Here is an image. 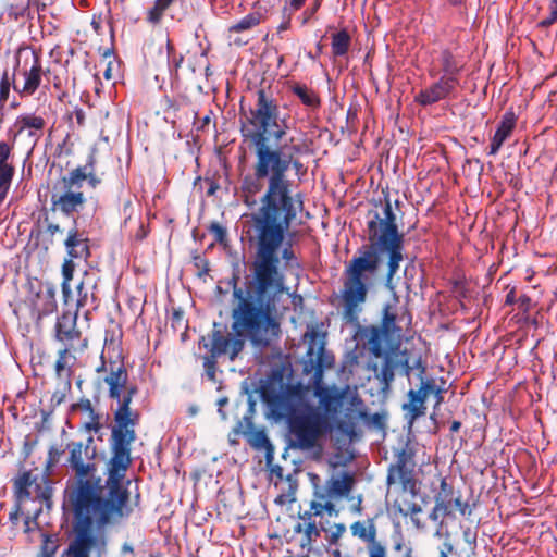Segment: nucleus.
Returning <instances> with one entry per match:
<instances>
[{
	"instance_id": "nucleus-62",
	"label": "nucleus",
	"mask_w": 557,
	"mask_h": 557,
	"mask_svg": "<svg viewBox=\"0 0 557 557\" xmlns=\"http://www.w3.org/2000/svg\"><path fill=\"white\" fill-rule=\"evenodd\" d=\"M362 510H363L362 498H361V496H359L357 499V503L351 507V511L357 515H361Z\"/></svg>"
},
{
	"instance_id": "nucleus-48",
	"label": "nucleus",
	"mask_w": 557,
	"mask_h": 557,
	"mask_svg": "<svg viewBox=\"0 0 557 557\" xmlns=\"http://www.w3.org/2000/svg\"><path fill=\"white\" fill-rule=\"evenodd\" d=\"M306 1L307 0H288L283 7V14H286L288 11L296 12L300 10Z\"/></svg>"
},
{
	"instance_id": "nucleus-9",
	"label": "nucleus",
	"mask_w": 557,
	"mask_h": 557,
	"mask_svg": "<svg viewBox=\"0 0 557 557\" xmlns=\"http://www.w3.org/2000/svg\"><path fill=\"white\" fill-rule=\"evenodd\" d=\"M87 178L85 169L76 168L60 181L61 189L57 187L51 195V205L53 211H60L70 216L78 213L86 203V197L81 191L83 182Z\"/></svg>"
},
{
	"instance_id": "nucleus-57",
	"label": "nucleus",
	"mask_w": 557,
	"mask_h": 557,
	"mask_svg": "<svg viewBox=\"0 0 557 557\" xmlns=\"http://www.w3.org/2000/svg\"><path fill=\"white\" fill-rule=\"evenodd\" d=\"M121 554L123 556L129 555L131 557H134V547L129 543H124L121 547Z\"/></svg>"
},
{
	"instance_id": "nucleus-30",
	"label": "nucleus",
	"mask_w": 557,
	"mask_h": 557,
	"mask_svg": "<svg viewBox=\"0 0 557 557\" xmlns=\"http://www.w3.org/2000/svg\"><path fill=\"white\" fill-rule=\"evenodd\" d=\"M331 48L333 58L344 57L348 53L351 37L347 29H341L332 35Z\"/></svg>"
},
{
	"instance_id": "nucleus-44",
	"label": "nucleus",
	"mask_w": 557,
	"mask_h": 557,
	"mask_svg": "<svg viewBox=\"0 0 557 557\" xmlns=\"http://www.w3.org/2000/svg\"><path fill=\"white\" fill-rule=\"evenodd\" d=\"M102 425L100 423V416L96 411L92 412L91 414H87V419L84 422L85 430L97 433L100 431Z\"/></svg>"
},
{
	"instance_id": "nucleus-61",
	"label": "nucleus",
	"mask_w": 557,
	"mask_h": 557,
	"mask_svg": "<svg viewBox=\"0 0 557 557\" xmlns=\"http://www.w3.org/2000/svg\"><path fill=\"white\" fill-rule=\"evenodd\" d=\"M211 123V115L210 114H207L205 115L201 120H200V123L199 125L197 126L198 129H201L203 131L207 126H209V124Z\"/></svg>"
},
{
	"instance_id": "nucleus-22",
	"label": "nucleus",
	"mask_w": 557,
	"mask_h": 557,
	"mask_svg": "<svg viewBox=\"0 0 557 557\" xmlns=\"http://www.w3.org/2000/svg\"><path fill=\"white\" fill-rule=\"evenodd\" d=\"M57 310L55 290L51 286L40 288L32 301V315L39 322Z\"/></svg>"
},
{
	"instance_id": "nucleus-29",
	"label": "nucleus",
	"mask_w": 557,
	"mask_h": 557,
	"mask_svg": "<svg viewBox=\"0 0 557 557\" xmlns=\"http://www.w3.org/2000/svg\"><path fill=\"white\" fill-rule=\"evenodd\" d=\"M440 63L444 73L441 77L458 78V75L463 69V64L458 61L449 49L441 51Z\"/></svg>"
},
{
	"instance_id": "nucleus-25",
	"label": "nucleus",
	"mask_w": 557,
	"mask_h": 557,
	"mask_svg": "<svg viewBox=\"0 0 557 557\" xmlns=\"http://www.w3.org/2000/svg\"><path fill=\"white\" fill-rule=\"evenodd\" d=\"M236 435L243 434L247 442L257 449L265 448L269 445V438L265 433L260 430H255L250 418L245 417L244 422L239 421L234 428Z\"/></svg>"
},
{
	"instance_id": "nucleus-17",
	"label": "nucleus",
	"mask_w": 557,
	"mask_h": 557,
	"mask_svg": "<svg viewBox=\"0 0 557 557\" xmlns=\"http://www.w3.org/2000/svg\"><path fill=\"white\" fill-rule=\"evenodd\" d=\"M47 122L42 115L36 113H22L16 116L10 133L13 141L18 136H26L35 146L42 137Z\"/></svg>"
},
{
	"instance_id": "nucleus-20",
	"label": "nucleus",
	"mask_w": 557,
	"mask_h": 557,
	"mask_svg": "<svg viewBox=\"0 0 557 557\" xmlns=\"http://www.w3.org/2000/svg\"><path fill=\"white\" fill-rule=\"evenodd\" d=\"M64 246L67 257L87 260L90 256L89 238L84 231L77 228L76 220H74V226L67 232Z\"/></svg>"
},
{
	"instance_id": "nucleus-26",
	"label": "nucleus",
	"mask_w": 557,
	"mask_h": 557,
	"mask_svg": "<svg viewBox=\"0 0 557 557\" xmlns=\"http://www.w3.org/2000/svg\"><path fill=\"white\" fill-rule=\"evenodd\" d=\"M314 395L319 398V408L322 414H325L327 417V421L331 423V420L338 414L342 407L341 396L333 394L327 388L321 386L315 387Z\"/></svg>"
},
{
	"instance_id": "nucleus-53",
	"label": "nucleus",
	"mask_w": 557,
	"mask_h": 557,
	"mask_svg": "<svg viewBox=\"0 0 557 557\" xmlns=\"http://www.w3.org/2000/svg\"><path fill=\"white\" fill-rule=\"evenodd\" d=\"M72 116L75 119L76 123L78 126H84L85 125V112L82 108H75L74 111L72 112Z\"/></svg>"
},
{
	"instance_id": "nucleus-16",
	"label": "nucleus",
	"mask_w": 557,
	"mask_h": 557,
	"mask_svg": "<svg viewBox=\"0 0 557 557\" xmlns=\"http://www.w3.org/2000/svg\"><path fill=\"white\" fill-rule=\"evenodd\" d=\"M434 503H437L442 507V511L446 518L455 519V509L463 517H470L472 515V508L469 503L462 500L460 493L455 494L453 485L449 484L445 478L441 480L440 491L434 496Z\"/></svg>"
},
{
	"instance_id": "nucleus-3",
	"label": "nucleus",
	"mask_w": 557,
	"mask_h": 557,
	"mask_svg": "<svg viewBox=\"0 0 557 557\" xmlns=\"http://www.w3.org/2000/svg\"><path fill=\"white\" fill-rule=\"evenodd\" d=\"M92 443L94 437L89 436L86 443L72 441L66 444L67 467L73 476L67 481L65 498L73 512L75 528L104 531L129 515L127 485L131 482L127 481L125 485L129 467L112 476L111 456L106 465L107 480L103 484L97 474L96 447Z\"/></svg>"
},
{
	"instance_id": "nucleus-21",
	"label": "nucleus",
	"mask_w": 557,
	"mask_h": 557,
	"mask_svg": "<svg viewBox=\"0 0 557 557\" xmlns=\"http://www.w3.org/2000/svg\"><path fill=\"white\" fill-rule=\"evenodd\" d=\"M416 497L407 496L406 494L396 495L392 503L393 508L397 510L403 517H409L413 527L419 530H425V522L422 521L420 515L422 507L414 500Z\"/></svg>"
},
{
	"instance_id": "nucleus-63",
	"label": "nucleus",
	"mask_w": 557,
	"mask_h": 557,
	"mask_svg": "<svg viewBox=\"0 0 557 557\" xmlns=\"http://www.w3.org/2000/svg\"><path fill=\"white\" fill-rule=\"evenodd\" d=\"M60 451L55 447H50L49 449V460L50 462H55L59 458Z\"/></svg>"
},
{
	"instance_id": "nucleus-56",
	"label": "nucleus",
	"mask_w": 557,
	"mask_h": 557,
	"mask_svg": "<svg viewBox=\"0 0 557 557\" xmlns=\"http://www.w3.org/2000/svg\"><path fill=\"white\" fill-rule=\"evenodd\" d=\"M515 302H518V298L516 297V288L512 287L509 289V292L506 295L505 304L513 305Z\"/></svg>"
},
{
	"instance_id": "nucleus-64",
	"label": "nucleus",
	"mask_w": 557,
	"mask_h": 557,
	"mask_svg": "<svg viewBox=\"0 0 557 557\" xmlns=\"http://www.w3.org/2000/svg\"><path fill=\"white\" fill-rule=\"evenodd\" d=\"M460 428H461V422H460V421L455 420V421H453V422L450 423V428H449V429H450V432H451V433H456V432H458V431L460 430Z\"/></svg>"
},
{
	"instance_id": "nucleus-18",
	"label": "nucleus",
	"mask_w": 557,
	"mask_h": 557,
	"mask_svg": "<svg viewBox=\"0 0 557 557\" xmlns=\"http://www.w3.org/2000/svg\"><path fill=\"white\" fill-rule=\"evenodd\" d=\"M459 85V78L440 77L435 83L423 88L414 97V101L422 107L432 106L450 96Z\"/></svg>"
},
{
	"instance_id": "nucleus-1",
	"label": "nucleus",
	"mask_w": 557,
	"mask_h": 557,
	"mask_svg": "<svg viewBox=\"0 0 557 557\" xmlns=\"http://www.w3.org/2000/svg\"><path fill=\"white\" fill-rule=\"evenodd\" d=\"M288 124H242L244 141L253 148L252 173L242 178L239 197L249 209L242 215L243 234L255 255L251 280L246 295L235 287L237 306L232 311L233 335L226 325L213 324L203 347L213 357L228 355L234 360L245 346V338L268 345L281 332L275 315V296L284 288L285 268H300L290 242H285L302 205L292 191L287 172L305 170L300 157L311 152L305 136H288Z\"/></svg>"
},
{
	"instance_id": "nucleus-47",
	"label": "nucleus",
	"mask_w": 557,
	"mask_h": 557,
	"mask_svg": "<svg viewBox=\"0 0 557 557\" xmlns=\"http://www.w3.org/2000/svg\"><path fill=\"white\" fill-rule=\"evenodd\" d=\"M345 532H346V527L344 523H335L331 531L329 542L331 544H336L339 541V539L344 535Z\"/></svg>"
},
{
	"instance_id": "nucleus-54",
	"label": "nucleus",
	"mask_w": 557,
	"mask_h": 557,
	"mask_svg": "<svg viewBox=\"0 0 557 557\" xmlns=\"http://www.w3.org/2000/svg\"><path fill=\"white\" fill-rule=\"evenodd\" d=\"M293 13L294 12L288 11V12H286V14H283L284 21L278 25V27H277L278 32H284V30L289 29Z\"/></svg>"
},
{
	"instance_id": "nucleus-24",
	"label": "nucleus",
	"mask_w": 557,
	"mask_h": 557,
	"mask_svg": "<svg viewBox=\"0 0 557 557\" xmlns=\"http://www.w3.org/2000/svg\"><path fill=\"white\" fill-rule=\"evenodd\" d=\"M355 484L354 476L344 472L337 476H331L325 484V495L327 498H343L348 496Z\"/></svg>"
},
{
	"instance_id": "nucleus-4",
	"label": "nucleus",
	"mask_w": 557,
	"mask_h": 557,
	"mask_svg": "<svg viewBox=\"0 0 557 557\" xmlns=\"http://www.w3.org/2000/svg\"><path fill=\"white\" fill-rule=\"evenodd\" d=\"M382 211L368 213L369 245H363L355 256L345 264L343 271V287L341 301L343 317L348 322H357L367 301L369 290L375 285L381 265V253L388 256L387 280L391 281L399 270L404 259V235L399 233L396 214L388 198L381 202Z\"/></svg>"
},
{
	"instance_id": "nucleus-40",
	"label": "nucleus",
	"mask_w": 557,
	"mask_h": 557,
	"mask_svg": "<svg viewBox=\"0 0 557 557\" xmlns=\"http://www.w3.org/2000/svg\"><path fill=\"white\" fill-rule=\"evenodd\" d=\"M209 233L219 244H225L227 239L226 228L218 222H212L208 227Z\"/></svg>"
},
{
	"instance_id": "nucleus-13",
	"label": "nucleus",
	"mask_w": 557,
	"mask_h": 557,
	"mask_svg": "<svg viewBox=\"0 0 557 557\" xmlns=\"http://www.w3.org/2000/svg\"><path fill=\"white\" fill-rule=\"evenodd\" d=\"M97 373L104 372L103 382L108 386V396L110 399L120 397L128 392L131 387H137L135 383L129 382L128 371L122 360H106L104 354H101V364L96 369Z\"/></svg>"
},
{
	"instance_id": "nucleus-35",
	"label": "nucleus",
	"mask_w": 557,
	"mask_h": 557,
	"mask_svg": "<svg viewBox=\"0 0 557 557\" xmlns=\"http://www.w3.org/2000/svg\"><path fill=\"white\" fill-rule=\"evenodd\" d=\"M445 518H446V516L442 511V507L437 503H434V506L429 513V519L437 524L435 536H442L443 532H445V530H447L445 528V522H444Z\"/></svg>"
},
{
	"instance_id": "nucleus-55",
	"label": "nucleus",
	"mask_w": 557,
	"mask_h": 557,
	"mask_svg": "<svg viewBox=\"0 0 557 557\" xmlns=\"http://www.w3.org/2000/svg\"><path fill=\"white\" fill-rule=\"evenodd\" d=\"M22 505L16 502L14 509L9 513V519L13 524H16L18 521Z\"/></svg>"
},
{
	"instance_id": "nucleus-60",
	"label": "nucleus",
	"mask_w": 557,
	"mask_h": 557,
	"mask_svg": "<svg viewBox=\"0 0 557 557\" xmlns=\"http://www.w3.org/2000/svg\"><path fill=\"white\" fill-rule=\"evenodd\" d=\"M409 545H407L403 539V536L399 537V540L397 542L394 543V550L395 552H401L404 550L405 552V547H408Z\"/></svg>"
},
{
	"instance_id": "nucleus-49",
	"label": "nucleus",
	"mask_w": 557,
	"mask_h": 557,
	"mask_svg": "<svg viewBox=\"0 0 557 557\" xmlns=\"http://www.w3.org/2000/svg\"><path fill=\"white\" fill-rule=\"evenodd\" d=\"M73 409L81 410L82 412L86 413V416L95 412V409L89 399H82L79 403L73 406Z\"/></svg>"
},
{
	"instance_id": "nucleus-10",
	"label": "nucleus",
	"mask_w": 557,
	"mask_h": 557,
	"mask_svg": "<svg viewBox=\"0 0 557 557\" xmlns=\"http://www.w3.org/2000/svg\"><path fill=\"white\" fill-rule=\"evenodd\" d=\"M13 492L18 504H24L27 500L38 502L39 507L36 509V515L41 511L44 504L50 506L52 488L48 479L42 474H33L32 471L26 470L20 471L13 479Z\"/></svg>"
},
{
	"instance_id": "nucleus-11",
	"label": "nucleus",
	"mask_w": 557,
	"mask_h": 557,
	"mask_svg": "<svg viewBox=\"0 0 557 557\" xmlns=\"http://www.w3.org/2000/svg\"><path fill=\"white\" fill-rule=\"evenodd\" d=\"M350 533L354 537L364 543V547H358L355 552L356 557L363 554L367 557H388L386 545L377 539V528L374 519L358 520L350 524Z\"/></svg>"
},
{
	"instance_id": "nucleus-46",
	"label": "nucleus",
	"mask_w": 557,
	"mask_h": 557,
	"mask_svg": "<svg viewBox=\"0 0 557 557\" xmlns=\"http://www.w3.org/2000/svg\"><path fill=\"white\" fill-rule=\"evenodd\" d=\"M320 530L325 531V528L321 525L319 529L315 521L307 522L305 528V535L309 542L317 540L320 536Z\"/></svg>"
},
{
	"instance_id": "nucleus-31",
	"label": "nucleus",
	"mask_w": 557,
	"mask_h": 557,
	"mask_svg": "<svg viewBox=\"0 0 557 557\" xmlns=\"http://www.w3.org/2000/svg\"><path fill=\"white\" fill-rule=\"evenodd\" d=\"M262 15L260 12L255 11L246 16H244L242 20H239L237 23L231 25L227 29L230 34L233 33H243L246 30H249L256 26H258L261 23Z\"/></svg>"
},
{
	"instance_id": "nucleus-5",
	"label": "nucleus",
	"mask_w": 557,
	"mask_h": 557,
	"mask_svg": "<svg viewBox=\"0 0 557 557\" xmlns=\"http://www.w3.org/2000/svg\"><path fill=\"white\" fill-rule=\"evenodd\" d=\"M267 400L273 414L285 419L292 447L310 450L332 430L327 417L298 391L274 394Z\"/></svg>"
},
{
	"instance_id": "nucleus-6",
	"label": "nucleus",
	"mask_w": 557,
	"mask_h": 557,
	"mask_svg": "<svg viewBox=\"0 0 557 557\" xmlns=\"http://www.w3.org/2000/svg\"><path fill=\"white\" fill-rule=\"evenodd\" d=\"M137 394L138 386L131 387L125 394L112 399L116 403L110 441L112 476L119 475L125 467L132 466L131 445L136 440L135 428L139 424L140 413L133 409L131 404Z\"/></svg>"
},
{
	"instance_id": "nucleus-36",
	"label": "nucleus",
	"mask_w": 557,
	"mask_h": 557,
	"mask_svg": "<svg viewBox=\"0 0 557 557\" xmlns=\"http://www.w3.org/2000/svg\"><path fill=\"white\" fill-rule=\"evenodd\" d=\"M13 88V76L5 71L0 79V108H3L9 99L10 89Z\"/></svg>"
},
{
	"instance_id": "nucleus-8",
	"label": "nucleus",
	"mask_w": 557,
	"mask_h": 557,
	"mask_svg": "<svg viewBox=\"0 0 557 557\" xmlns=\"http://www.w3.org/2000/svg\"><path fill=\"white\" fill-rule=\"evenodd\" d=\"M420 484L416 449L408 441L401 447L395 449L394 460L387 467V495L392 499L401 494L417 497L420 492Z\"/></svg>"
},
{
	"instance_id": "nucleus-27",
	"label": "nucleus",
	"mask_w": 557,
	"mask_h": 557,
	"mask_svg": "<svg viewBox=\"0 0 557 557\" xmlns=\"http://www.w3.org/2000/svg\"><path fill=\"white\" fill-rule=\"evenodd\" d=\"M290 91L300 100L308 111H318L321 107L319 94L311 87L301 83H293L289 86Z\"/></svg>"
},
{
	"instance_id": "nucleus-41",
	"label": "nucleus",
	"mask_w": 557,
	"mask_h": 557,
	"mask_svg": "<svg viewBox=\"0 0 557 557\" xmlns=\"http://www.w3.org/2000/svg\"><path fill=\"white\" fill-rule=\"evenodd\" d=\"M326 495L322 492L314 493V499L310 503V512L314 515V517L322 516L324 512L323 502L325 500Z\"/></svg>"
},
{
	"instance_id": "nucleus-45",
	"label": "nucleus",
	"mask_w": 557,
	"mask_h": 557,
	"mask_svg": "<svg viewBox=\"0 0 557 557\" xmlns=\"http://www.w3.org/2000/svg\"><path fill=\"white\" fill-rule=\"evenodd\" d=\"M321 3L322 0H313L312 4L302 12L300 16L302 26L308 24L314 17V14L320 9Z\"/></svg>"
},
{
	"instance_id": "nucleus-42",
	"label": "nucleus",
	"mask_w": 557,
	"mask_h": 557,
	"mask_svg": "<svg viewBox=\"0 0 557 557\" xmlns=\"http://www.w3.org/2000/svg\"><path fill=\"white\" fill-rule=\"evenodd\" d=\"M219 357H213V355L205 356L203 357V368L206 371V374L209 380L215 381V372H216V359Z\"/></svg>"
},
{
	"instance_id": "nucleus-50",
	"label": "nucleus",
	"mask_w": 557,
	"mask_h": 557,
	"mask_svg": "<svg viewBox=\"0 0 557 557\" xmlns=\"http://www.w3.org/2000/svg\"><path fill=\"white\" fill-rule=\"evenodd\" d=\"M77 293H78V298H77V301H76V310L78 311L79 308L86 306L87 298H88L87 292L84 290V283L83 282L77 286Z\"/></svg>"
},
{
	"instance_id": "nucleus-15",
	"label": "nucleus",
	"mask_w": 557,
	"mask_h": 557,
	"mask_svg": "<svg viewBox=\"0 0 557 557\" xmlns=\"http://www.w3.org/2000/svg\"><path fill=\"white\" fill-rule=\"evenodd\" d=\"M74 537L61 557H89L91 548L102 549L106 546L104 531L92 528H75Z\"/></svg>"
},
{
	"instance_id": "nucleus-58",
	"label": "nucleus",
	"mask_w": 557,
	"mask_h": 557,
	"mask_svg": "<svg viewBox=\"0 0 557 557\" xmlns=\"http://www.w3.org/2000/svg\"><path fill=\"white\" fill-rule=\"evenodd\" d=\"M61 232H62V230H61L59 224L49 223L48 226H47V233L50 236H54L57 233H61Z\"/></svg>"
},
{
	"instance_id": "nucleus-34",
	"label": "nucleus",
	"mask_w": 557,
	"mask_h": 557,
	"mask_svg": "<svg viewBox=\"0 0 557 557\" xmlns=\"http://www.w3.org/2000/svg\"><path fill=\"white\" fill-rule=\"evenodd\" d=\"M74 258H66L62 264V275H63V283H62V293L64 297L66 298L70 293V281L73 278V273L75 271V263Z\"/></svg>"
},
{
	"instance_id": "nucleus-59",
	"label": "nucleus",
	"mask_w": 557,
	"mask_h": 557,
	"mask_svg": "<svg viewBox=\"0 0 557 557\" xmlns=\"http://www.w3.org/2000/svg\"><path fill=\"white\" fill-rule=\"evenodd\" d=\"M228 403V399L226 397H222L218 400V406H219V413L221 414L222 419L223 420H226V413L223 411V406H225L226 404Z\"/></svg>"
},
{
	"instance_id": "nucleus-12",
	"label": "nucleus",
	"mask_w": 557,
	"mask_h": 557,
	"mask_svg": "<svg viewBox=\"0 0 557 557\" xmlns=\"http://www.w3.org/2000/svg\"><path fill=\"white\" fill-rule=\"evenodd\" d=\"M308 341L307 356L309 362H306L304 370L309 373L314 370V379L319 382L322 379L324 369H331L335 364L334 355L325 349L323 335L315 330H311L305 334Z\"/></svg>"
},
{
	"instance_id": "nucleus-33",
	"label": "nucleus",
	"mask_w": 557,
	"mask_h": 557,
	"mask_svg": "<svg viewBox=\"0 0 557 557\" xmlns=\"http://www.w3.org/2000/svg\"><path fill=\"white\" fill-rule=\"evenodd\" d=\"M174 0H154L153 5L147 12V22L158 25L164 15V12L171 7Z\"/></svg>"
},
{
	"instance_id": "nucleus-51",
	"label": "nucleus",
	"mask_w": 557,
	"mask_h": 557,
	"mask_svg": "<svg viewBox=\"0 0 557 557\" xmlns=\"http://www.w3.org/2000/svg\"><path fill=\"white\" fill-rule=\"evenodd\" d=\"M519 309L523 312H529L531 310L532 300L528 295H521L518 298Z\"/></svg>"
},
{
	"instance_id": "nucleus-14",
	"label": "nucleus",
	"mask_w": 557,
	"mask_h": 557,
	"mask_svg": "<svg viewBox=\"0 0 557 557\" xmlns=\"http://www.w3.org/2000/svg\"><path fill=\"white\" fill-rule=\"evenodd\" d=\"M77 310H65L57 318L54 325V338L64 347L85 350L88 347V338L84 337L77 327Z\"/></svg>"
},
{
	"instance_id": "nucleus-28",
	"label": "nucleus",
	"mask_w": 557,
	"mask_h": 557,
	"mask_svg": "<svg viewBox=\"0 0 557 557\" xmlns=\"http://www.w3.org/2000/svg\"><path fill=\"white\" fill-rule=\"evenodd\" d=\"M84 350H75V348L64 347L59 350L58 359L55 361V374L58 377L72 375V368L76 362V352H83Z\"/></svg>"
},
{
	"instance_id": "nucleus-37",
	"label": "nucleus",
	"mask_w": 557,
	"mask_h": 557,
	"mask_svg": "<svg viewBox=\"0 0 557 557\" xmlns=\"http://www.w3.org/2000/svg\"><path fill=\"white\" fill-rule=\"evenodd\" d=\"M441 537H444V541L441 546H438V557H449L457 555V550L455 548V545L453 543V540L450 537V533L448 530H445L443 532V535Z\"/></svg>"
},
{
	"instance_id": "nucleus-39",
	"label": "nucleus",
	"mask_w": 557,
	"mask_h": 557,
	"mask_svg": "<svg viewBox=\"0 0 557 557\" xmlns=\"http://www.w3.org/2000/svg\"><path fill=\"white\" fill-rule=\"evenodd\" d=\"M555 23H557V0H549L548 14L537 25L541 28H549Z\"/></svg>"
},
{
	"instance_id": "nucleus-23",
	"label": "nucleus",
	"mask_w": 557,
	"mask_h": 557,
	"mask_svg": "<svg viewBox=\"0 0 557 557\" xmlns=\"http://www.w3.org/2000/svg\"><path fill=\"white\" fill-rule=\"evenodd\" d=\"M517 123V116L512 110H508L502 116L490 144V156H495L500 150L504 143L511 136Z\"/></svg>"
},
{
	"instance_id": "nucleus-32",
	"label": "nucleus",
	"mask_w": 557,
	"mask_h": 557,
	"mask_svg": "<svg viewBox=\"0 0 557 557\" xmlns=\"http://www.w3.org/2000/svg\"><path fill=\"white\" fill-rule=\"evenodd\" d=\"M60 547V537L58 534H41V544L38 557H55Z\"/></svg>"
},
{
	"instance_id": "nucleus-2",
	"label": "nucleus",
	"mask_w": 557,
	"mask_h": 557,
	"mask_svg": "<svg viewBox=\"0 0 557 557\" xmlns=\"http://www.w3.org/2000/svg\"><path fill=\"white\" fill-rule=\"evenodd\" d=\"M411 321L408 309L401 306L397 298H394L384 305L380 325L366 326L360 332L371 355L375 358H383L380 370L376 366L373 368L383 392L391 389L396 369H400L408 380L417 371L420 384L417 388L408 391V400L403 405V410L410 424L425 416V400L429 396L434 397V408H437L444 401L443 394L446 392L444 381L441 380L442 385H438L436 379L426 375V364L421 355L413 354L408 349H400L401 339L411 325Z\"/></svg>"
},
{
	"instance_id": "nucleus-52",
	"label": "nucleus",
	"mask_w": 557,
	"mask_h": 557,
	"mask_svg": "<svg viewBox=\"0 0 557 557\" xmlns=\"http://www.w3.org/2000/svg\"><path fill=\"white\" fill-rule=\"evenodd\" d=\"M332 498H325L323 502L324 512H326L330 517H337L338 510L336 509L334 503L331 500Z\"/></svg>"
},
{
	"instance_id": "nucleus-19",
	"label": "nucleus",
	"mask_w": 557,
	"mask_h": 557,
	"mask_svg": "<svg viewBox=\"0 0 557 557\" xmlns=\"http://www.w3.org/2000/svg\"><path fill=\"white\" fill-rule=\"evenodd\" d=\"M14 141H0V203L5 199L11 187L15 169L10 161L13 158Z\"/></svg>"
},
{
	"instance_id": "nucleus-38",
	"label": "nucleus",
	"mask_w": 557,
	"mask_h": 557,
	"mask_svg": "<svg viewBox=\"0 0 557 557\" xmlns=\"http://www.w3.org/2000/svg\"><path fill=\"white\" fill-rule=\"evenodd\" d=\"M166 50L169 69L171 72H177L183 63L184 57L175 52V49L170 41H168Z\"/></svg>"
},
{
	"instance_id": "nucleus-43",
	"label": "nucleus",
	"mask_w": 557,
	"mask_h": 557,
	"mask_svg": "<svg viewBox=\"0 0 557 557\" xmlns=\"http://www.w3.org/2000/svg\"><path fill=\"white\" fill-rule=\"evenodd\" d=\"M462 536L465 542L469 545L472 555L475 554L478 532L470 527L462 529Z\"/></svg>"
},
{
	"instance_id": "nucleus-7",
	"label": "nucleus",
	"mask_w": 557,
	"mask_h": 557,
	"mask_svg": "<svg viewBox=\"0 0 557 557\" xmlns=\"http://www.w3.org/2000/svg\"><path fill=\"white\" fill-rule=\"evenodd\" d=\"M62 85V77L54 69L42 66L39 51L23 48L17 50L13 69V90L21 98L34 96L41 87L44 90H49L50 86L61 90Z\"/></svg>"
}]
</instances>
